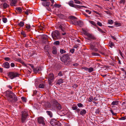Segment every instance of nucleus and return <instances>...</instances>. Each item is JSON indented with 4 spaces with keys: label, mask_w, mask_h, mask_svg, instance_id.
Returning a JSON list of instances; mask_svg holds the SVG:
<instances>
[{
    "label": "nucleus",
    "mask_w": 126,
    "mask_h": 126,
    "mask_svg": "<svg viewBox=\"0 0 126 126\" xmlns=\"http://www.w3.org/2000/svg\"><path fill=\"white\" fill-rule=\"evenodd\" d=\"M58 75L60 76H63V74L61 71H60L58 74Z\"/></svg>",
    "instance_id": "48"
},
{
    "label": "nucleus",
    "mask_w": 126,
    "mask_h": 126,
    "mask_svg": "<svg viewBox=\"0 0 126 126\" xmlns=\"http://www.w3.org/2000/svg\"><path fill=\"white\" fill-rule=\"evenodd\" d=\"M96 6H97L98 8H100L101 9H103V7L100 6H99L98 5H95Z\"/></svg>",
    "instance_id": "60"
},
{
    "label": "nucleus",
    "mask_w": 126,
    "mask_h": 126,
    "mask_svg": "<svg viewBox=\"0 0 126 126\" xmlns=\"http://www.w3.org/2000/svg\"><path fill=\"white\" fill-rule=\"evenodd\" d=\"M109 46L111 47L113 46L114 44L112 42H110L109 43Z\"/></svg>",
    "instance_id": "40"
},
{
    "label": "nucleus",
    "mask_w": 126,
    "mask_h": 126,
    "mask_svg": "<svg viewBox=\"0 0 126 126\" xmlns=\"http://www.w3.org/2000/svg\"><path fill=\"white\" fill-rule=\"evenodd\" d=\"M16 10L17 11L20 13H21L22 11V8L21 7H19L16 8Z\"/></svg>",
    "instance_id": "25"
},
{
    "label": "nucleus",
    "mask_w": 126,
    "mask_h": 126,
    "mask_svg": "<svg viewBox=\"0 0 126 126\" xmlns=\"http://www.w3.org/2000/svg\"><path fill=\"white\" fill-rule=\"evenodd\" d=\"M93 12H94V13H96V14H98V15H100V14L99 12H97V11H95L93 10Z\"/></svg>",
    "instance_id": "61"
},
{
    "label": "nucleus",
    "mask_w": 126,
    "mask_h": 126,
    "mask_svg": "<svg viewBox=\"0 0 126 126\" xmlns=\"http://www.w3.org/2000/svg\"><path fill=\"white\" fill-rule=\"evenodd\" d=\"M98 30L100 32L102 33H105V32H104L103 30H102V29H99V28H98Z\"/></svg>",
    "instance_id": "41"
},
{
    "label": "nucleus",
    "mask_w": 126,
    "mask_h": 126,
    "mask_svg": "<svg viewBox=\"0 0 126 126\" xmlns=\"http://www.w3.org/2000/svg\"><path fill=\"white\" fill-rule=\"evenodd\" d=\"M115 24L117 26H121V24L120 23H118L117 22H115Z\"/></svg>",
    "instance_id": "45"
},
{
    "label": "nucleus",
    "mask_w": 126,
    "mask_h": 126,
    "mask_svg": "<svg viewBox=\"0 0 126 126\" xmlns=\"http://www.w3.org/2000/svg\"><path fill=\"white\" fill-rule=\"evenodd\" d=\"M85 11L86 13L89 14H91V11H90L88 10H85Z\"/></svg>",
    "instance_id": "47"
},
{
    "label": "nucleus",
    "mask_w": 126,
    "mask_h": 126,
    "mask_svg": "<svg viewBox=\"0 0 126 126\" xmlns=\"http://www.w3.org/2000/svg\"><path fill=\"white\" fill-rule=\"evenodd\" d=\"M17 61L20 63H21V62H22V60L21 59V58H19L18 59Z\"/></svg>",
    "instance_id": "57"
},
{
    "label": "nucleus",
    "mask_w": 126,
    "mask_h": 126,
    "mask_svg": "<svg viewBox=\"0 0 126 126\" xmlns=\"http://www.w3.org/2000/svg\"><path fill=\"white\" fill-rule=\"evenodd\" d=\"M110 111L111 112V113L113 115H116V113H114L113 111V110H110Z\"/></svg>",
    "instance_id": "42"
},
{
    "label": "nucleus",
    "mask_w": 126,
    "mask_h": 126,
    "mask_svg": "<svg viewBox=\"0 0 126 126\" xmlns=\"http://www.w3.org/2000/svg\"><path fill=\"white\" fill-rule=\"evenodd\" d=\"M70 52L71 53H73L74 52V49H72L70 50Z\"/></svg>",
    "instance_id": "58"
},
{
    "label": "nucleus",
    "mask_w": 126,
    "mask_h": 126,
    "mask_svg": "<svg viewBox=\"0 0 126 126\" xmlns=\"http://www.w3.org/2000/svg\"><path fill=\"white\" fill-rule=\"evenodd\" d=\"M77 105L79 107H83V105L81 103H79Z\"/></svg>",
    "instance_id": "46"
},
{
    "label": "nucleus",
    "mask_w": 126,
    "mask_h": 126,
    "mask_svg": "<svg viewBox=\"0 0 126 126\" xmlns=\"http://www.w3.org/2000/svg\"><path fill=\"white\" fill-rule=\"evenodd\" d=\"M95 113L96 114L99 113V110L98 109H96L95 110Z\"/></svg>",
    "instance_id": "51"
},
{
    "label": "nucleus",
    "mask_w": 126,
    "mask_h": 126,
    "mask_svg": "<svg viewBox=\"0 0 126 126\" xmlns=\"http://www.w3.org/2000/svg\"><path fill=\"white\" fill-rule=\"evenodd\" d=\"M52 107L57 109L60 110L62 109V106L56 100H53L52 101Z\"/></svg>",
    "instance_id": "3"
},
{
    "label": "nucleus",
    "mask_w": 126,
    "mask_h": 126,
    "mask_svg": "<svg viewBox=\"0 0 126 126\" xmlns=\"http://www.w3.org/2000/svg\"><path fill=\"white\" fill-rule=\"evenodd\" d=\"M72 108L73 110H76L77 109V107H72Z\"/></svg>",
    "instance_id": "59"
},
{
    "label": "nucleus",
    "mask_w": 126,
    "mask_h": 126,
    "mask_svg": "<svg viewBox=\"0 0 126 126\" xmlns=\"http://www.w3.org/2000/svg\"><path fill=\"white\" fill-rule=\"evenodd\" d=\"M89 22L92 24L94 26H96V24L94 22L92 21H89Z\"/></svg>",
    "instance_id": "30"
},
{
    "label": "nucleus",
    "mask_w": 126,
    "mask_h": 126,
    "mask_svg": "<svg viewBox=\"0 0 126 126\" xmlns=\"http://www.w3.org/2000/svg\"><path fill=\"white\" fill-rule=\"evenodd\" d=\"M126 119V117L125 116L123 117L120 118V120H124Z\"/></svg>",
    "instance_id": "50"
},
{
    "label": "nucleus",
    "mask_w": 126,
    "mask_h": 126,
    "mask_svg": "<svg viewBox=\"0 0 126 126\" xmlns=\"http://www.w3.org/2000/svg\"><path fill=\"white\" fill-rule=\"evenodd\" d=\"M86 113V111L84 109L80 111V114L82 116H83Z\"/></svg>",
    "instance_id": "17"
},
{
    "label": "nucleus",
    "mask_w": 126,
    "mask_h": 126,
    "mask_svg": "<svg viewBox=\"0 0 126 126\" xmlns=\"http://www.w3.org/2000/svg\"><path fill=\"white\" fill-rule=\"evenodd\" d=\"M27 111L24 110L21 112V120L22 123H24L25 122L28 116Z\"/></svg>",
    "instance_id": "2"
},
{
    "label": "nucleus",
    "mask_w": 126,
    "mask_h": 126,
    "mask_svg": "<svg viewBox=\"0 0 126 126\" xmlns=\"http://www.w3.org/2000/svg\"><path fill=\"white\" fill-rule=\"evenodd\" d=\"M59 28L62 31L64 32L65 31V29L64 28L62 25H60L59 27ZM66 32H62V34L63 35H64L66 34Z\"/></svg>",
    "instance_id": "15"
},
{
    "label": "nucleus",
    "mask_w": 126,
    "mask_h": 126,
    "mask_svg": "<svg viewBox=\"0 0 126 126\" xmlns=\"http://www.w3.org/2000/svg\"><path fill=\"white\" fill-rule=\"evenodd\" d=\"M78 65V64L77 63H74L73 64V66H77Z\"/></svg>",
    "instance_id": "63"
},
{
    "label": "nucleus",
    "mask_w": 126,
    "mask_h": 126,
    "mask_svg": "<svg viewBox=\"0 0 126 126\" xmlns=\"http://www.w3.org/2000/svg\"><path fill=\"white\" fill-rule=\"evenodd\" d=\"M69 18L72 22L75 23H76L77 19V18L76 17L74 16H70Z\"/></svg>",
    "instance_id": "10"
},
{
    "label": "nucleus",
    "mask_w": 126,
    "mask_h": 126,
    "mask_svg": "<svg viewBox=\"0 0 126 126\" xmlns=\"http://www.w3.org/2000/svg\"><path fill=\"white\" fill-rule=\"evenodd\" d=\"M2 66L6 68H9L10 67L9 63L6 62H4L3 63Z\"/></svg>",
    "instance_id": "9"
},
{
    "label": "nucleus",
    "mask_w": 126,
    "mask_h": 126,
    "mask_svg": "<svg viewBox=\"0 0 126 126\" xmlns=\"http://www.w3.org/2000/svg\"><path fill=\"white\" fill-rule=\"evenodd\" d=\"M63 82V79H59L56 82V84H60Z\"/></svg>",
    "instance_id": "19"
},
{
    "label": "nucleus",
    "mask_w": 126,
    "mask_h": 126,
    "mask_svg": "<svg viewBox=\"0 0 126 126\" xmlns=\"http://www.w3.org/2000/svg\"><path fill=\"white\" fill-rule=\"evenodd\" d=\"M83 14L86 17H89V16H88L85 13H83Z\"/></svg>",
    "instance_id": "62"
},
{
    "label": "nucleus",
    "mask_w": 126,
    "mask_h": 126,
    "mask_svg": "<svg viewBox=\"0 0 126 126\" xmlns=\"http://www.w3.org/2000/svg\"><path fill=\"white\" fill-rule=\"evenodd\" d=\"M19 75V74L17 73L11 72L9 73L8 76L11 79H12L14 78L18 77Z\"/></svg>",
    "instance_id": "6"
},
{
    "label": "nucleus",
    "mask_w": 126,
    "mask_h": 126,
    "mask_svg": "<svg viewBox=\"0 0 126 126\" xmlns=\"http://www.w3.org/2000/svg\"><path fill=\"white\" fill-rule=\"evenodd\" d=\"M42 5L45 6H49L50 4V2H49L45 1L42 3Z\"/></svg>",
    "instance_id": "12"
},
{
    "label": "nucleus",
    "mask_w": 126,
    "mask_h": 126,
    "mask_svg": "<svg viewBox=\"0 0 126 126\" xmlns=\"http://www.w3.org/2000/svg\"><path fill=\"white\" fill-rule=\"evenodd\" d=\"M54 6L55 7H57L59 8L61 6V5L57 4H54Z\"/></svg>",
    "instance_id": "31"
},
{
    "label": "nucleus",
    "mask_w": 126,
    "mask_h": 126,
    "mask_svg": "<svg viewBox=\"0 0 126 126\" xmlns=\"http://www.w3.org/2000/svg\"><path fill=\"white\" fill-rule=\"evenodd\" d=\"M93 97L91 96H90L89 97V98L88 99V100L89 102H91L93 100Z\"/></svg>",
    "instance_id": "28"
},
{
    "label": "nucleus",
    "mask_w": 126,
    "mask_h": 126,
    "mask_svg": "<svg viewBox=\"0 0 126 126\" xmlns=\"http://www.w3.org/2000/svg\"><path fill=\"white\" fill-rule=\"evenodd\" d=\"M73 7L75 8H80V6L75 4H74Z\"/></svg>",
    "instance_id": "39"
},
{
    "label": "nucleus",
    "mask_w": 126,
    "mask_h": 126,
    "mask_svg": "<svg viewBox=\"0 0 126 126\" xmlns=\"http://www.w3.org/2000/svg\"><path fill=\"white\" fill-rule=\"evenodd\" d=\"M113 21L111 19H110L108 20V23L109 24H111L113 23Z\"/></svg>",
    "instance_id": "33"
},
{
    "label": "nucleus",
    "mask_w": 126,
    "mask_h": 126,
    "mask_svg": "<svg viewBox=\"0 0 126 126\" xmlns=\"http://www.w3.org/2000/svg\"><path fill=\"white\" fill-rule=\"evenodd\" d=\"M92 54L93 55H94V56H100V55L97 53H94V52H93L92 53Z\"/></svg>",
    "instance_id": "36"
},
{
    "label": "nucleus",
    "mask_w": 126,
    "mask_h": 126,
    "mask_svg": "<svg viewBox=\"0 0 126 126\" xmlns=\"http://www.w3.org/2000/svg\"><path fill=\"white\" fill-rule=\"evenodd\" d=\"M82 69H83L86 71H88V68L85 67H83L81 68Z\"/></svg>",
    "instance_id": "52"
},
{
    "label": "nucleus",
    "mask_w": 126,
    "mask_h": 126,
    "mask_svg": "<svg viewBox=\"0 0 126 126\" xmlns=\"http://www.w3.org/2000/svg\"><path fill=\"white\" fill-rule=\"evenodd\" d=\"M45 107L48 108H50L51 107V104L48 102H47L45 103Z\"/></svg>",
    "instance_id": "14"
},
{
    "label": "nucleus",
    "mask_w": 126,
    "mask_h": 126,
    "mask_svg": "<svg viewBox=\"0 0 126 126\" xmlns=\"http://www.w3.org/2000/svg\"><path fill=\"white\" fill-rule=\"evenodd\" d=\"M73 1H70L68 3V4L71 6L73 7L74 4H73Z\"/></svg>",
    "instance_id": "20"
},
{
    "label": "nucleus",
    "mask_w": 126,
    "mask_h": 126,
    "mask_svg": "<svg viewBox=\"0 0 126 126\" xmlns=\"http://www.w3.org/2000/svg\"><path fill=\"white\" fill-rule=\"evenodd\" d=\"M97 24L100 26H102V24L99 22L98 21L97 23Z\"/></svg>",
    "instance_id": "53"
},
{
    "label": "nucleus",
    "mask_w": 126,
    "mask_h": 126,
    "mask_svg": "<svg viewBox=\"0 0 126 126\" xmlns=\"http://www.w3.org/2000/svg\"><path fill=\"white\" fill-rule=\"evenodd\" d=\"M44 87V85L43 84H41L39 85V87L40 88H43Z\"/></svg>",
    "instance_id": "35"
},
{
    "label": "nucleus",
    "mask_w": 126,
    "mask_h": 126,
    "mask_svg": "<svg viewBox=\"0 0 126 126\" xmlns=\"http://www.w3.org/2000/svg\"><path fill=\"white\" fill-rule=\"evenodd\" d=\"M94 69L92 67H90L89 68H88V71L89 73H91L93 71Z\"/></svg>",
    "instance_id": "26"
},
{
    "label": "nucleus",
    "mask_w": 126,
    "mask_h": 126,
    "mask_svg": "<svg viewBox=\"0 0 126 126\" xmlns=\"http://www.w3.org/2000/svg\"><path fill=\"white\" fill-rule=\"evenodd\" d=\"M52 36L54 40L57 39H59L61 38L60 36L59 32L55 30L52 32Z\"/></svg>",
    "instance_id": "4"
},
{
    "label": "nucleus",
    "mask_w": 126,
    "mask_h": 126,
    "mask_svg": "<svg viewBox=\"0 0 126 126\" xmlns=\"http://www.w3.org/2000/svg\"><path fill=\"white\" fill-rule=\"evenodd\" d=\"M54 79V75L52 73L49 74L48 75V80L49 84L50 85H52V83Z\"/></svg>",
    "instance_id": "7"
},
{
    "label": "nucleus",
    "mask_w": 126,
    "mask_h": 126,
    "mask_svg": "<svg viewBox=\"0 0 126 126\" xmlns=\"http://www.w3.org/2000/svg\"><path fill=\"white\" fill-rule=\"evenodd\" d=\"M46 113L49 115L50 117H51L52 116V112L50 111H46Z\"/></svg>",
    "instance_id": "21"
},
{
    "label": "nucleus",
    "mask_w": 126,
    "mask_h": 126,
    "mask_svg": "<svg viewBox=\"0 0 126 126\" xmlns=\"http://www.w3.org/2000/svg\"><path fill=\"white\" fill-rule=\"evenodd\" d=\"M6 95L9 98H8V101L11 102H13L16 101L17 99L16 95L14 94L10 91H6Z\"/></svg>",
    "instance_id": "1"
},
{
    "label": "nucleus",
    "mask_w": 126,
    "mask_h": 126,
    "mask_svg": "<svg viewBox=\"0 0 126 126\" xmlns=\"http://www.w3.org/2000/svg\"><path fill=\"white\" fill-rule=\"evenodd\" d=\"M21 99L22 101L23 102H25L26 101V98H25L23 97H21Z\"/></svg>",
    "instance_id": "43"
},
{
    "label": "nucleus",
    "mask_w": 126,
    "mask_h": 126,
    "mask_svg": "<svg viewBox=\"0 0 126 126\" xmlns=\"http://www.w3.org/2000/svg\"><path fill=\"white\" fill-rule=\"evenodd\" d=\"M21 64H22L23 65L25 66H27V64H25L24 62H23V61L22 62H21Z\"/></svg>",
    "instance_id": "54"
},
{
    "label": "nucleus",
    "mask_w": 126,
    "mask_h": 126,
    "mask_svg": "<svg viewBox=\"0 0 126 126\" xmlns=\"http://www.w3.org/2000/svg\"><path fill=\"white\" fill-rule=\"evenodd\" d=\"M61 61L63 62L65 64H66V60L64 59L63 57L61 59Z\"/></svg>",
    "instance_id": "27"
},
{
    "label": "nucleus",
    "mask_w": 126,
    "mask_h": 126,
    "mask_svg": "<svg viewBox=\"0 0 126 126\" xmlns=\"http://www.w3.org/2000/svg\"><path fill=\"white\" fill-rule=\"evenodd\" d=\"M17 2L16 0H12L11 1L10 5L12 6H16V4Z\"/></svg>",
    "instance_id": "13"
},
{
    "label": "nucleus",
    "mask_w": 126,
    "mask_h": 126,
    "mask_svg": "<svg viewBox=\"0 0 126 126\" xmlns=\"http://www.w3.org/2000/svg\"><path fill=\"white\" fill-rule=\"evenodd\" d=\"M54 45H59L60 44V42L59 41H55L54 43Z\"/></svg>",
    "instance_id": "34"
},
{
    "label": "nucleus",
    "mask_w": 126,
    "mask_h": 126,
    "mask_svg": "<svg viewBox=\"0 0 126 126\" xmlns=\"http://www.w3.org/2000/svg\"><path fill=\"white\" fill-rule=\"evenodd\" d=\"M52 53L54 54H56L57 53V49L56 47H53L52 48Z\"/></svg>",
    "instance_id": "16"
},
{
    "label": "nucleus",
    "mask_w": 126,
    "mask_h": 126,
    "mask_svg": "<svg viewBox=\"0 0 126 126\" xmlns=\"http://www.w3.org/2000/svg\"><path fill=\"white\" fill-rule=\"evenodd\" d=\"M74 0V1L75 3L79 4L80 3V2L79 0Z\"/></svg>",
    "instance_id": "38"
},
{
    "label": "nucleus",
    "mask_w": 126,
    "mask_h": 126,
    "mask_svg": "<svg viewBox=\"0 0 126 126\" xmlns=\"http://www.w3.org/2000/svg\"><path fill=\"white\" fill-rule=\"evenodd\" d=\"M24 22L23 21H22L18 23V25L21 27H22L24 26Z\"/></svg>",
    "instance_id": "18"
},
{
    "label": "nucleus",
    "mask_w": 126,
    "mask_h": 126,
    "mask_svg": "<svg viewBox=\"0 0 126 126\" xmlns=\"http://www.w3.org/2000/svg\"><path fill=\"white\" fill-rule=\"evenodd\" d=\"M85 35H87L90 39H95V37L92 34L88 33H86Z\"/></svg>",
    "instance_id": "11"
},
{
    "label": "nucleus",
    "mask_w": 126,
    "mask_h": 126,
    "mask_svg": "<svg viewBox=\"0 0 126 126\" xmlns=\"http://www.w3.org/2000/svg\"><path fill=\"white\" fill-rule=\"evenodd\" d=\"M9 5L6 3H4L3 4V7L4 9H6L9 7Z\"/></svg>",
    "instance_id": "23"
},
{
    "label": "nucleus",
    "mask_w": 126,
    "mask_h": 126,
    "mask_svg": "<svg viewBox=\"0 0 126 126\" xmlns=\"http://www.w3.org/2000/svg\"><path fill=\"white\" fill-rule=\"evenodd\" d=\"M66 51L62 49H61L60 50V52L61 54H63L66 52Z\"/></svg>",
    "instance_id": "29"
},
{
    "label": "nucleus",
    "mask_w": 126,
    "mask_h": 126,
    "mask_svg": "<svg viewBox=\"0 0 126 126\" xmlns=\"http://www.w3.org/2000/svg\"><path fill=\"white\" fill-rule=\"evenodd\" d=\"M11 66L12 67H14L15 66V64L13 63H12L11 64Z\"/></svg>",
    "instance_id": "56"
},
{
    "label": "nucleus",
    "mask_w": 126,
    "mask_h": 126,
    "mask_svg": "<svg viewBox=\"0 0 126 126\" xmlns=\"http://www.w3.org/2000/svg\"><path fill=\"white\" fill-rule=\"evenodd\" d=\"M119 104V102L118 101H113L111 103V105H117Z\"/></svg>",
    "instance_id": "22"
},
{
    "label": "nucleus",
    "mask_w": 126,
    "mask_h": 126,
    "mask_svg": "<svg viewBox=\"0 0 126 126\" xmlns=\"http://www.w3.org/2000/svg\"><path fill=\"white\" fill-rule=\"evenodd\" d=\"M26 27L28 29H29L30 28V25H28L26 26Z\"/></svg>",
    "instance_id": "64"
},
{
    "label": "nucleus",
    "mask_w": 126,
    "mask_h": 126,
    "mask_svg": "<svg viewBox=\"0 0 126 126\" xmlns=\"http://www.w3.org/2000/svg\"><path fill=\"white\" fill-rule=\"evenodd\" d=\"M44 119L42 117H39L38 118L37 120L39 124L42 125L43 126H44L45 124L44 121Z\"/></svg>",
    "instance_id": "8"
},
{
    "label": "nucleus",
    "mask_w": 126,
    "mask_h": 126,
    "mask_svg": "<svg viewBox=\"0 0 126 126\" xmlns=\"http://www.w3.org/2000/svg\"><path fill=\"white\" fill-rule=\"evenodd\" d=\"M125 0H121L120 2V3H124Z\"/></svg>",
    "instance_id": "55"
},
{
    "label": "nucleus",
    "mask_w": 126,
    "mask_h": 126,
    "mask_svg": "<svg viewBox=\"0 0 126 126\" xmlns=\"http://www.w3.org/2000/svg\"><path fill=\"white\" fill-rule=\"evenodd\" d=\"M21 34L23 35L24 37H26V34L24 32L22 31L21 32Z\"/></svg>",
    "instance_id": "37"
},
{
    "label": "nucleus",
    "mask_w": 126,
    "mask_h": 126,
    "mask_svg": "<svg viewBox=\"0 0 126 126\" xmlns=\"http://www.w3.org/2000/svg\"><path fill=\"white\" fill-rule=\"evenodd\" d=\"M76 22H77V23L79 25L80 24H82V22L81 21L79 20L78 21H76Z\"/></svg>",
    "instance_id": "49"
},
{
    "label": "nucleus",
    "mask_w": 126,
    "mask_h": 126,
    "mask_svg": "<svg viewBox=\"0 0 126 126\" xmlns=\"http://www.w3.org/2000/svg\"><path fill=\"white\" fill-rule=\"evenodd\" d=\"M63 57L64 58V59L66 61H67V60H69V56L68 54H66L64 55L63 56Z\"/></svg>",
    "instance_id": "24"
},
{
    "label": "nucleus",
    "mask_w": 126,
    "mask_h": 126,
    "mask_svg": "<svg viewBox=\"0 0 126 126\" xmlns=\"http://www.w3.org/2000/svg\"><path fill=\"white\" fill-rule=\"evenodd\" d=\"M4 59L6 61H8L10 60V59L9 57H5L4 58Z\"/></svg>",
    "instance_id": "44"
},
{
    "label": "nucleus",
    "mask_w": 126,
    "mask_h": 126,
    "mask_svg": "<svg viewBox=\"0 0 126 126\" xmlns=\"http://www.w3.org/2000/svg\"><path fill=\"white\" fill-rule=\"evenodd\" d=\"M50 123L52 126H61V123L55 119H51L50 122Z\"/></svg>",
    "instance_id": "5"
},
{
    "label": "nucleus",
    "mask_w": 126,
    "mask_h": 126,
    "mask_svg": "<svg viewBox=\"0 0 126 126\" xmlns=\"http://www.w3.org/2000/svg\"><path fill=\"white\" fill-rule=\"evenodd\" d=\"M2 20L3 22L4 23H6L7 21V19L6 18L3 17L2 18Z\"/></svg>",
    "instance_id": "32"
}]
</instances>
